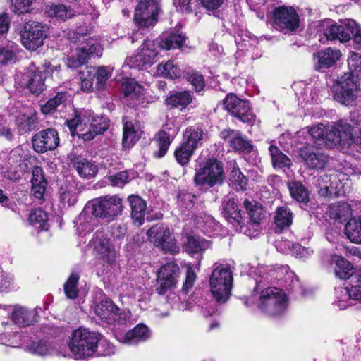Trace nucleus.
<instances>
[{
    "instance_id": "nucleus-1",
    "label": "nucleus",
    "mask_w": 361,
    "mask_h": 361,
    "mask_svg": "<svg viewBox=\"0 0 361 361\" xmlns=\"http://www.w3.org/2000/svg\"><path fill=\"white\" fill-rule=\"evenodd\" d=\"M333 261L335 262V274L341 279H351L350 288L340 287L336 289L338 300L335 305L340 310H344L350 305V300L361 301V274H354V269L352 264L341 256H335Z\"/></svg>"
},
{
    "instance_id": "nucleus-2",
    "label": "nucleus",
    "mask_w": 361,
    "mask_h": 361,
    "mask_svg": "<svg viewBox=\"0 0 361 361\" xmlns=\"http://www.w3.org/2000/svg\"><path fill=\"white\" fill-rule=\"evenodd\" d=\"M348 66L350 72L345 73L332 87L334 99L345 105H349L356 97L357 79L361 78V54L351 53Z\"/></svg>"
},
{
    "instance_id": "nucleus-3",
    "label": "nucleus",
    "mask_w": 361,
    "mask_h": 361,
    "mask_svg": "<svg viewBox=\"0 0 361 361\" xmlns=\"http://www.w3.org/2000/svg\"><path fill=\"white\" fill-rule=\"evenodd\" d=\"M72 135H77L84 140H91L103 134L109 127V120L103 116H96L92 111H83L67 121Z\"/></svg>"
},
{
    "instance_id": "nucleus-4",
    "label": "nucleus",
    "mask_w": 361,
    "mask_h": 361,
    "mask_svg": "<svg viewBox=\"0 0 361 361\" xmlns=\"http://www.w3.org/2000/svg\"><path fill=\"white\" fill-rule=\"evenodd\" d=\"M351 121L353 126L343 120L326 126L324 145L332 148L338 144L345 145L352 141L361 149V119L353 117Z\"/></svg>"
},
{
    "instance_id": "nucleus-5",
    "label": "nucleus",
    "mask_w": 361,
    "mask_h": 361,
    "mask_svg": "<svg viewBox=\"0 0 361 361\" xmlns=\"http://www.w3.org/2000/svg\"><path fill=\"white\" fill-rule=\"evenodd\" d=\"M233 276L227 264L215 263L209 278L210 291L218 303H225L231 295Z\"/></svg>"
},
{
    "instance_id": "nucleus-6",
    "label": "nucleus",
    "mask_w": 361,
    "mask_h": 361,
    "mask_svg": "<svg viewBox=\"0 0 361 361\" xmlns=\"http://www.w3.org/2000/svg\"><path fill=\"white\" fill-rule=\"evenodd\" d=\"M259 276L261 279L256 280V287L254 293L262 288L264 286V281L267 283H272L274 279L281 281V285L287 290L298 292L300 290L301 286L298 279L294 272L290 271L288 267H280L272 269L269 267H261L259 268Z\"/></svg>"
},
{
    "instance_id": "nucleus-7",
    "label": "nucleus",
    "mask_w": 361,
    "mask_h": 361,
    "mask_svg": "<svg viewBox=\"0 0 361 361\" xmlns=\"http://www.w3.org/2000/svg\"><path fill=\"white\" fill-rule=\"evenodd\" d=\"M61 69L60 65L52 66L49 61H45L39 66L32 62L25 75L27 87L31 93L35 95L40 94L46 89L45 79L49 75L59 78Z\"/></svg>"
},
{
    "instance_id": "nucleus-8",
    "label": "nucleus",
    "mask_w": 361,
    "mask_h": 361,
    "mask_svg": "<svg viewBox=\"0 0 361 361\" xmlns=\"http://www.w3.org/2000/svg\"><path fill=\"white\" fill-rule=\"evenodd\" d=\"M99 337L100 334L98 333L79 328L71 334L68 348L75 359L91 356L96 352Z\"/></svg>"
},
{
    "instance_id": "nucleus-9",
    "label": "nucleus",
    "mask_w": 361,
    "mask_h": 361,
    "mask_svg": "<svg viewBox=\"0 0 361 361\" xmlns=\"http://www.w3.org/2000/svg\"><path fill=\"white\" fill-rule=\"evenodd\" d=\"M257 307L269 316L280 315L287 309V298L282 290L269 287L261 290Z\"/></svg>"
},
{
    "instance_id": "nucleus-10",
    "label": "nucleus",
    "mask_w": 361,
    "mask_h": 361,
    "mask_svg": "<svg viewBox=\"0 0 361 361\" xmlns=\"http://www.w3.org/2000/svg\"><path fill=\"white\" fill-rule=\"evenodd\" d=\"M225 179L223 164L216 159H209L197 170L194 176L196 185L213 188L221 185Z\"/></svg>"
},
{
    "instance_id": "nucleus-11",
    "label": "nucleus",
    "mask_w": 361,
    "mask_h": 361,
    "mask_svg": "<svg viewBox=\"0 0 361 361\" xmlns=\"http://www.w3.org/2000/svg\"><path fill=\"white\" fill-rule=\"evenodd\" d=\"M147 235L150 243L165 253L174 255L180 250L179 245L173 235V231L166 224L157 223L153 225L147 231Z\"/></svg>"
},
{
    "instance_id": "nucleus-12",
    "label": "nucleus",
    "mask_w": 361,
    "mask_h": 361,
    "mask_svg": "<svg viewBox=\"0 0 361 361\" xmlns=\"http://www.w3.org/2000/svg\"><path fill=\"white\" fill-rule=\"evenodd\" d=\"M49 32L46 24L33 20L26 22L21 30L22 43L27 49L35 51L43 45Z\"/></svg>"
},
{
    "instance_id": "nucleus-13",
    "label": "nucleus",
    "mask_w": 361,
    "mask_h": 361,
    "mask_svg": "<svg viewBox=\"0 0 361 361\" xmlns=\"http://www.w3.org/2000/svg\"><path fill=\"white\" fill-rule=\"evenodd\" d=\"M25 157V151L20 147L14 148L10 152H0L1 173L4 178L16 181L20 178V173L16 168Z\"/></svg>"
},
{
    "instance_id": "nucleus-14",
    "label": "nucleus",
    "mask_w": 361,
    "mask_h": 361,
    "mask_svg": "<svg viewBox=\"0 0 361 361\" xmlns=\"http://www.w3.org/2000/svg\"><path fill=\"white\" fill-rule=\"evenodd\" d=\"M90 209L92 214L95 217L110 221L121 214L122 200L116 195L100 197L94 201Z\"/></svg>"
},
{
    "instance_id": "nucleus-15",
    "label": "nucleus",
    "mask_w": 361,
    "mask_h": 361,
    "mask_svg": "<svg viewBox=\"0 0 361 361\" xmlns=\"http://www.w3.org/2000/svg\"><path fill=\"white\" fill-rule=\"evenodd\" d=\"M155 290L159 295H164L176 288L180 276V268L175 262L163 265L157 272Z\"/></svg>"
},
{
    "instance_id": "nucleus-16",
    "label": "nucleus",
    "mask_w": 361,
    "mask_h": 361,
    "mask_svg": "<svg viewBox=\"0 0 361 361\" xmlns=\"http://www.w3.org/2000/svg\"><path fill=\"white\" fill-rule=\"evenodd\" d=\"M224 104L233 116L243 123L253 125L256 116L252 112L249 102L239 99L233 94H229L224 99Z\"/></svg>"
},
{
    "instance_id": "nucleus-17",
    "label": "nucleus",
    "mask_w": 361,
    "mask_h": 361,
    "mask_svg": "<svg viewBox=\"0 0 361 361\" xmlns=\"http://www.w3.org/2000/svg\"><path fill=\"white\" fill-rule=\"evenodd\" d=\"M95 314L108 324L117 322L123 324L130 317V312L121 310L112 300L105 298L98 302L94 307Z\"/></svg>"
},
{
    "instance_id": "nucleus-18",
    "label": "nucleus",
    "mask_w": 361,
    "mask_h": 361,
    "mask_svg": "<svg viewBox=\"0 0 361 361\" xmlns=\"http://www.w3.org/2000/svg\"><path fill=\"white\" fill-rule=\"evenodd\" d=\"M357 25L353 20H345L341 22L340 24L326 23V25H324L323 33L328 40L347 42L353 39L354 32L357 30Z\"/></svg>"
},
{
    "instance_id": "nucleus-19",
    "label": "nucleus",
    "mask_w": 361,
    "mask_h": 361,
    "mask_svg": "<svg viewBox=\"0 0 361 361\" xmlns=\"http://www.w3.org/2000/svg\"><path fill=\"white\" fill-rule=\"evenodd\" d=\"M159 7L157 0H141L135 9L134 21L140 27H149L157 22Z\"/></svg>"
},
{
    "instance_id": "nucleus-20",
    "label": "nucleus",
    "mask_w": 361,
    "mask_h": 361,
    "mask_svg": "<svg viewBox=\"0 0 361 361\" xmlns=\"http://www.w3.org/2000/svg\"><path fill=\"white\" fill-rule=\"evenodd\" d=\"M59 141L58 132L50 128L36 133L32 137V143L35 152L44 153L49 150H54L59 146Z\"/></svg>"
},
{
    "instance_id": "nucleus-21",
    "label": "nucleus",
    "mask_w": 361,
    "mask_h": 361,
    "mask_svg": "<svg viewBox=\"0 0 361 361\" xmlns=\"http://www.w3.org/2000/svg\"><path fill=\"white\" fill-rule=\"evenodd\" d=\"M274 18L276 25L285 32L294 31L298 27V16L293 7L280 6L276 8Z\"/></svg>"
},
{
    "instance_id": "nucleus-22",
    "label": "nucleus",
    "mask_w": 361,
    "mask_h": 361,
    "mask_svg": "<svg viewBox=\"0 0 361 361\" xmlns=\"http://www.w3.org/2000/svg\"><path fill=\"white\" fill-rule=\"evenodd\" d=\"M220 137L234 151L249 153L253 149L251 141L243 137L238 130L224 129L221 132Z\"/></svg>"
},
{
    "instance_id": "nucleus-23",
    "label": "nucleus",
    "mask_w": 361,
    "mask_h": 361,
    "mask_svg": "<svg viewBox=\"0 0 361 361\" xmlns=\"http://www.w3.org/2000/svg\"><path fill=\"white\" fill-rule=\"evenodd\" d=\"M300 157L310 169H323L329 161V156L326 154L313 147L302 149L300 152Z\"/></svg>"
},
{
    "instance_id": "nucleus-24",
    "label": "nucleus",
    "mask_w": 361,
    "mask_h": 361,
    "mask_svg": "<svg viewBox=\"0 0 361 361\" xmlns=\"http://www.w3.org/2000/svg\"><path fill=\"white\" fill-rule=\"evenodd\" d=\"M197 197L185 190H181L177 196V209L183 219L193 217L198 212L195 202Z\"/></svg>"
},
{
    "instance_id": "nucleus-25",
    "label": "nucleus",
    "mask_w": 361,
    "mask_h": 361,
    "mask_svg": "<svg viewBox=\"0 0 361 361\" xmlns=\"http://www.w3.org/2000/svg\"><path fill=\"white\" fill-rule=\"evenodd\" d=\"M224 0H174V5L182 12L192 13L201 5L208 11L216 10L221 6Z\"/></svg>"
},
{
    "instance_id": "nucleus-26",
    "label": "nucleus",
    "mask_w": 361,
    "mask_h": 361,
    "mask_svg": "<svg viewBox=\"0 0 361 361\" xmlns=\"http://www.w3.org/2000/svg\"><path fill=\"white\" fill-rule=\"evenodd\" d=\"M99 49L97 44L87 43L80 47L75 55L68 58L67 66L70 68H78L87 63V60L95 54Z\"/></svg>"
},
{
    "instance_id": "nucleus-27",
    "label": "nucleus",
    "mask_w": 361,
    "mask_h": 361,
    "mask_svg": "<svg viewBox=\"0 0 361 361\" xmlns=\"http://www.w3.org/2000/svg\"><path fill=\"white\" fill-rule=\"evenodd\" d=\"M130 207V216L133 224L140 226L144 224L147 210L146 202L138 195H132L128 197Z\"/></svg>"
},
{
    "instance_id": "nucleus-28",
    "label": "nucleus",
    "mask_w": 361,
    "mask_h": 361,
    "mask_svg": "<svg viewBox=\"0 0 361 361\" xmlns=\"http://www.w3.org/2000/svg\"><path fill=\"white\" fill-rule=\"evenodd\" d=\"M341 56L338 49L331 47L322 50L314 54V59L317 61V69L329 68L333 66Z\"/></svg>"
},
{
    "instance_id": "nucleus-29",
    "label": "nucleus",
    "mask_w": 361,
    "mask_h": 361,
    "mask_svg": "<svg viewBox=\"0 0 361 361\" xmlns=\"http://www.w3.org/2000/svg\"><path fill=\"white\" fill-rule=\"evenodd\" d=\"M207 137L205 131L200 126H190L183 133V142L196 149L202 145V140Z\"/></svg>"
},
{
    "instance_id": "nucleus-30",
    "label": "nucleus",
    "mask_w": 361,
    "mask_h": 361,
    "mask_svg": "<svg viewBox=\"0 0 361 361\" xmlns=\"http://www.w3.org/2000/svg\"><path fill=\"white\" fill-rule=\"evenodd\" d=\"M149 329L143 324H139L121 338V341L128 345L137 344L149 338Z\"/></svg>"
},
{
    "instance_id": "nucleus-31",
    "label": "nucleus",
    "mask_w": 361,
    "mask_h": 361,
    "mask_svg": "<svg viewBox=\"0 0 361 361\" xmlns=\"http://www.w3.org/2000/svg\"><path fill=\"white\" fill-rule=\"evenodd\" d=\"M71 161L74 169L82 178H91L97 173V166L85 158L78 156L75 157Z\"/></svg>"
},
{
    "instance_id": "nucleus-32",
    "label": "nucleus",
    "mask_w": 361,
    "mask_h": 361,
    "mask_svg": "<svg viewBox=\"0 0 361 361\" xmlns=\"http://www.w3.org/2000/svg\"><path fill=\"white\" fill-rule=\"evenodd\" d=\"M222 214L231 224L240 227L243 225V219L233 198H228L223 206Z\"/></svg>"
},
{
    "instance_id": "nucleus-33",
    "label": "nucleus",
    "mask_w": 361,
    "mask_h": 361,
    "mask_svg": "<svg viewBox=\"0 0 361 361\" xmlns=\"http://www.w3.org/2000/svg\"><path fill=\"white\" fill-rule=\"evenodd\" d=\"M192 101V94L189 91L171 92L169 96L166 98V104L173 108L183 109Z\"/></svg>"
},
{
    "instance_id": "nucleus-34",
    "label": "nucleus",
    "mask_w": 361,
    "mask_h": 361,
    "mask_svg": "<svg viewBox=\"0 0 361 361\" xmlns=\"http://www.w3.org/2000/svg\"><path fill=\"white\" fill-rule=\"evenodd\" d=\"M185 42V36L180 32H171L164 35L157 39V44L165 50L174 49L181 47Z\"/></svg>"
},
{
    "instance_id": "nucleus-35",
    "label": "nucleus",
    "mask_w": 361,
    "mask_h": 361,
    "mask_svg": "<svg viewBox=\"0 0 361 361\" xmlns=\"http://www.w3.org/2000/svg\"><path fill=\"white\" fill-rule=\"evenodd\" d=\"M11 318L19 326H26L35 322V312L21 306H15Z\"/></svg>"
},
{
    "instance_id": "nucleus-36",
    "label": "nucleus",
    "mask_w": 361,
    "mask_h": 361,
    "mask_svg": "<svg viewBox=\"0 0 361 361\" xmlns=\"http://www.w3.org/2000/svg\"><path fill=\"white\" fill-rule=\"evenodd\" d=\"M91 214L90 207H85L75 220V226L80 234H86L93 229L96 219Z\"/></svg>"
},
{
    "instance_id": "nucleus-37",
    "label": "nucleus",
    "mask_w": 361,
    "mask_h": 361,
    "mask_svg": "<svg viewBox=\"0 0 361 361\" xmlns=\"http://www.w3.org/2000/svg\"><path fill=\"white\" fill-rule=\"evenodd\" d=\"M123 123V140L122 144L125 148L132 147L137 141L139 137L132 121H128V117L122 118Z\"/></svg>"
},
{
    "instance_id": "nucleus-38",
    "label": "nucleus",
    "mask_w": 361,
    "mask_h": 361,
    "mask_svg": "<svg viewBox=\"0 0 361 361\" xmlns=\"http://www.w3.org/2000/svg\"><path fill=\"white\" fill-rule=\"evenodd\" d=\"M293 223V213L291 210L286 206L278 208L274 217V224L276 225V231L281 232L288 228Z\"/></svg>"
},
{
    "instance_id": "nucleus-39",
    "label": "nucleus",
    "mask_w": 361,
    "mask_h": 361,
    "mask_svg": "<svg viewBox=\"0 0 361 361\" xmlns=\"http://www.w3.org/2000/svg\"><path fill=\"white\" fill-rule=\"evenodd\" d=\"M95 251L109 264L114 262L116 256L115 248L111 245L110 240L107 238L100 239L96 243Z\"/></svg>"
},
{
    "instance_id": "nucleus-40",
    "label": "nucleus",
    "mask_w": 361,
    "mask_h": 361,
    "mask_svg": "<svg viewBox=\"0 0 361 361\" xmlns=\"http://www.w3.org/2000/svg\"><path fill=\"white\" fill-rule=\"evenodd\" d=\"M210 247V242L199 236L189 235L184 244L185 250L190 254L203 252Z\"/></svg>"
},
{
    "instance_id": "nucleus-41",
    "label": "nucleus",
    "mask_w": 361,
    "mask_h": 361,
    "mask_svg": "<svg viewBox=\"0 0 361 361\" xmlns=\"http://www.w3.org/2000/svg\"><path fill=\"white\" fill-rule=\"evenodd\" d=\"M345 231L351 242L361 244V216L350 219L345 226Z\"/></svg>"
},
{
    "instance_id": "nucleus-42",
    "label": "nucleus",
    "mask_w": 361,
    "mask_h": 361,
    "mask_svg": "<svg viewBox=\"0 0 361 361\" xmlns=\"http://www.w3.org/2000/svg\"><path fill=\"white\" fill-rule=\"evenodd\" d=\"M269 154L271 157L273 166L279 169L283 167L290 168L292 165L291 160L284 154L276 146L271 145L269 147Z\"/></svg>"
},
{
    "instance_id": "nucleus-43",
    "label": "nucleus",
    "mask_w": 361,
    "mask_h": 361,
    "mask_svg": "<svg viewBox=\"0 0 361 361\" xmlns=\"http://www.w3.org/2000/svg\"><path fill=\"white\" fill-rule=\"evenodd\" d=\"M124 95L130 99H139L143 95V88L133 78H127L122 83Z\"/></svg>"
},
{
    "instance_id": "nucleus-44",
    "label": "nucleus",
    "mask_w": 361,
    "mask_h": 361,
    "mask_svg": "<svg viewBox=\"0 0 361 361\" xmlns=\"http://www.w3.org/2000/svg\"><path fill=\"white\" fill-rule=\"evenodd\" d=\"M243 205L250 218V222L253 224H259L263 217V208L255 201L245 200Z\"/></svg>"
},
{
    "instance_id": "nucleus-45",
    "label": "nucleus",
    "mask_w": 361,
    "mask_h": 361,
    "mask_svg": "<svg viewBox=\"0 0 361 361\" xmlns=\"http://www.w3.org/2000/svg\"><path fill=\"white\" fill-rule=\"evenodd\" d=\"M160 49L161 48L157 44V39L155 41L144 39V43L139 50L142 53L147 61L152 65Z\"/></svg>"
},
{
    "instance_id": "nucleus-46",
    "label": "nucleus",
    "mask_w": 361,
    "mask_h": 361,
    "mask_svg": "<svg viewBox=\"0 0 361 361\" xmlns=\"http://www.w3.org/2000/svg\"><path fill=\"white\" fill-rule=\"evenodd\" d=\"M155 141L159 150L154 152V156L159 158L163 157L168 151L171 144L170 135L165 130H161L156 135Z\"/></svg>"
},
{
    "instance_id": "nucleus-47",
    "label": "nucleus",
    "mask_w": 361,
    "mask_h": 361,
    "mask_svg": "<svg viewBox=\"0 0 361 361\" xmlns=\"http://www.w3.org/2000/svg\"><path fill=\"white\" fill-rule=\"evenodd\" d=\"M158 71L162 75L171 79L179 78L185 74L173 61H171L159 66Z\"/></svg>"
},
{
    "instance_id": "nucleus-48",
    "label": "nucleus",
    "mask_w": 361,
    "mask_h": 361,
    "mask_svg": "<svg viewBox=\"0 0 361 361\" xmlns=\"http://www.w3.org/2000/svg\"><path fill=\"white\" fill-rule=\"evenodd\" d=\"M288 189L291 197L298 202H305L308 200V192L300 182L289 183Z\"/></svg>"
},
{
    "instance_id": "nucleus-49",
    "label": "nucleus",
    "mask_w": 361,
    "mask_h": 361,
    "mask_svg": "<svg viewBox=\"0 0 361 361\" xmlns=\"http://www.w3.org/2000/svg\"><path fill=\"white\" fill-rule=\"evenodd\" d=\"M66 100L64 92H58L54 97L50 98L44 104L41 105V111L44 114H49L54 111L58 106L63 104Z\"/></svg>"
},
{
    "instance_id": "nucleus-50",
    "label": "nucleus",
    "mask_w": 361,
    "mask_h": 361,
    "mask_svg": "<svg viewBox=\"0 0 361 361\" xmlns=\"http://www.w3.org/2000/svg\"><path fill=\"white\" fill-rule=\"evenodd\" d=\"M230 181L237 190H245L247 188V180L235 164L230 173Z\"/></svg>"
},
{
    "instance_id": "nucleus-51",
    "label": "nucleus",
    "mask_w": 361,
    "mask_h": 361,
    "mask_svg": "<svg viewBox=\"0 0 361 361\" xmlns=\"http://www.w3.org/2000/svg\"><path fill=\"white\" fill-rule=\"evenodd\" d=\"M47 12L50 17L65 20L71 18L73 14L72 11L63 4H53L49 6Z\"/></svg>"
},
{
    "instance_id": "nucleus-52",
    "label": "nucleus",
    "mask_w": 361,
    "mask_h": 361,
    "mask_svg": "<svg viewBox=\"0 0 361 361\" xmlns=\"http://www.w3.org/2000/svg\"><path fill=\"white\" fill-rule=\"evenodd\" d=\"M79 275L77 273H72L64 284V292L69 299H75L78 295Z\"/></svg>"
},
{
    "instance_id": "nucleus-53",
    "label": "nucleus",
    "mask_w": 361,
    "mask_h": 361,
    "mask_svg": "<svg viewBox=\"0 0 361 361\" xmlns=\"http://www.w3.org/2000/svg\"><path fill=\"white\" fill-rule=\"evenodd\" d=\"M125 64L135 69L146 68L151 66L140 50L135 54L126 58Z\"/></svg>"
},
{
    "instance_id": "nucleus-54",
    "label": "nucleus",
    "mask_w": 361,
    "mask_h": 361,
    "mask_svg": "<svg viewBox=\"0 0 361 361\" xmlns=\"http://www.w3.org/2000/svg\"><path fill=\"white\" fill-rule=\"evenodd\" d=\"M195 149L182 142L180 146L175 150L174 155L176 161L181 165L186 164L190 159Z\"/></svg>"
},
{
    "instance_id": "nucleus-55",
    "label": "nucleus",
    "mask_w": 361,
    "mask_h": 361,
    "mask_svg": "<svg viewBox=\"0 0 361 361\" xmlns=\"http://www.w3.org/2000/svg\"><path fill=\"white\" fill-rule=\"evenodd\" d=\"M36 124L37 118L35 115H23L17 120V126L20 134L31 131L35 128Z\"/></svg>"
},
{
    "instance_id": "nucleus-56",
    "label": "nucleus",
    "mask_w": 361,
    "mask_h": 361,
    "mask_svg": "<svg viewBox=\"0 0 361 361\" xmlns=\"http://www.w3.org/2000/svg\"><path fill=\"white\" fill-rule=\"evenodd\" d=\"M187 80L194 87L197 92H202L205 87L204 79L202 75L197 71L188 72L184 75Z\"/></svg>"
},
{
    "instance_id": "nucleus-57",
    "label": "nucleus",
    "mask_w": 361,
    "mask_h": 361,
    "mask_svg": "<svg viewBox=\"0 0 361 361\" xmlns=\"http://www.w3.org/2000/svg\"><path fill=\"white\" fill-rule=\"evenodd\" d=\"M47 220V214L39 208L32 209L29 216L30 223L35 226L39 224V228H45Z\"/></svg>"
},
{
    "instance_id": "nucleus-58",
    "label": "nucleus",
    "mask_w": 361,
    "mask_h": 361,
    "mask_svg": "<svg viewBox=\"0 0 361 361\" xmlns=\"http://www.w3.org/2000/svg\"><path fill=\"white\" fill-rule=\"evenodd\" d=\"M34 0H11V10L17 15L28 13Z\"/></svg>"
},
{
    "instance_id": "nucleus-59",
    "label": "nucleus",
    "mask_w": 361,
    "mask_h": 361,
    "mask_svg": "<svg viewBox=\"0 0 361 361\" xmlns=\"http://www.w3.org/2000/svg\"><path fill=\"white\" fill-rule=\"evenodd\" d=\"M97 86L102 89L111 75V69L109 66H100L96 68Z\"/></svg>"
},
{
    "instance_id": "nucleus-60",
    "label": "nucleus",
    "mask_w": 361,
    "mask_h": 361,
    "mask_svg": "<svg viewBox=\"0 0 361 361\" xmlns=\"http://www.w3.org/2000/svg\"><path fill=\"white\" fill-rule=\"evenodd\" d=\"M186 267V277L182 288V292L185 294L190 291L197 279V275L195 273L192 266L190 264H188Z\"/></svg>"
},
{
    "instance_id": "nucleus-61",
    "label": "nucleus",
    "mask_w": 361,
    "mask_h": 361,
    "mask_svg": "<svg viewBox=\"0 0 361 361\" xmlns=\"http://www.w3.org/2000/svg\"><path fill=\"white\" fill-rule=\"evenodd\" d=\"M325 128L323 124L319 123L315 126H312L309 130V133L314 140L315 143L319 145H324V137L325 134Z\"/></svg>"
},
{
    "instance_id": "nucleus-62",
    "label": "nucleus",
    "mask_w": 361,
    "mask_h": 361,
    "mask_svg": "<svg viewBox=\"0 0 361 361\" xmlns=\"http://www.w3.org/2000/svg\"><path fill=\"white\" fill-rule=\"evenodd\" d=\"M51 348L47 341H40L39 342H33L30 347V350L35 354L44 356L50 353Z\"/></svg>"
},
{
    "instance_id": "nucleus-63",
    "label": "nucleus",
    "mask_w": 361,
    "mask_h": 361,
    "mask_svg": "<svg viewBox=\"0 0 361 361\" xmlns=\"http://www.w3.org/2000/svg\"><path fill=\"white\" fill-rule=\"evenodd\" d=\"M16 53L8 47H0V65H8L14 62Z\"/></svg>"
},
{
    "instance_id": "nucleus-64",
    "label": "nucleus",
    "mask_w": 361,
    "mask_h": 361,
    "mask_svg": "<svg viewBox=\"0 0 361 361\" xmlns=\"http://www.w3.org/2000/svg\"><path fill=\"white\" fill-rule=\"evenodd\" d=\"M108 180L111 185L121 188L129 181L128 173L126 171H120L109 176Z\"/></svg>"
}]
</instances>
